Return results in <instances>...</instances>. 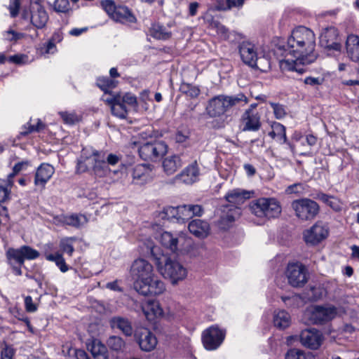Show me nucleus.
Listing matches in <instances>:
<instances>
[{"instance_id":"f257e3e1","label":"nucleus","mask_w":359,"mask_h":359,"mask_svg":"<svg viewBox=\"0 0 359 359\" xmlns=\"http://www.w3.org/2000/svg\"><path fill=\"white\" fill-rule=\"evenodd\" d=\"M316 36L313 32L304 26L294 28L287 39L285 58L279 62L282 71H292L302 74L304 67L316 60L313 53Z\"/></svg>"},{"instance_id":"f03ea898","label":"nucleus","mask_w":359,"mask_h":359,"mask_svg":"<svg viewBox=\"0 0 359 359\" xmlns=\"http://www.w3.org/2000/svg\"><path fill=\"white\" fill-rule=\"evenodd\" d=\"M140 241L147 249V252L151 253L158 272L165 279H168L172 285L186 279L188 275L187 268L176 259L163 253L162 250L154 245L151 238H141Z\"/></svg>"},{"instance_id":"7ed1b4c3","label":"nucleus","mask_w":359,"mask_h":359,"mask_svg":"<svg viewBox=\"0 0 359 359\" xmlns=\"http://www.w3.org/2000/svg\"><path fill=\"white\" fill-rule=\"evenodd\" d=\"M90 171L95 178L107 177L111 169L106 162V152L88 146L82 149L77 158L76 172L84 173Z\"/></svg>"},{"instance_id":"20e7f679","label":"nucleus","mask_w":359,"mask_h":359,"mask_svg":"<svg viewBox=\"0 0 359 359\" xmlns=\"http://www.w3.org/2000/svg\"><path fill=\"white\" fill-rule=\"evenodd\" d=\"M250 197L248 191L236 189L230 191L225 196L226 201L231 203L223 207L222 213L218 220V226L220 229H227L231 224L241 215V210L237 206L244 203Z\"/></svg>"},{"instance_id":"39448f33","label":"nucleus","mask_w":359,"mask_h":359,"mask_svg":"<svg viewBox=\"0 0 359 359\" xmlns=\"http://www.w3.org/2000/svg\"><path fill=\"white\" fill-rule=\"evenodd\" d=\"M241 102H248V98L243 93L234 95H219L209 100L206 110L210 117H219Z\"/></svg>"},{"instance_id":"423d86ee","label":"nucleus","mask_w":359,"mask_h":359,"mask_svg":"<svg viewBox=\"0 0 359 359\" xmlns=\"http://www.w3.org/2000/svg\"><path fill=\"white\" fill-rule=\"evenodd\" d=\"M252 215L260 219L262 222L277 218L282 212L280 202L275 198H259L253 200L249 205Z\"/></svg>"},{"instance_id":"0eeeda50","label":"nucleus","mask_w":359,"mask_h":359,"mask_svg":"<svg viewBox=\"0 0 359 359\" xmlns=\"http://www.w3.org/2000/svg\"><path fill=\"white\" fill-rule=\"evenodd\" d=\"M337 315V309L333 305H315L309 306L304 316L313 325H324L332 320Z\"/></svg>"},{"instance_id":"6e6552de","label":"nucleus","mask_w":359,"mask_h":359,"mask_svg":"<svg viewBox=\"0 0 359 359\" xmlns=\"http://www.w3.org/2000/svg\"><path fill=\"white\" fill-rule=\"evenodd\" d=\"M291 208L294 212V215L303 222L313 219L320 211L319 205L315 201L308 198L293 201L291 203Z\"/></svg>"},{"instance_id":"1a4fd4ad","label":"nucleus","mask_w":359,"mask_h":359,"mask_svg":"<svg viewBox=\"0 0 359 359\" xmlns=\"http://www.w3.org/2000/svg\"><path fill=\"white\" fill-rule=\"evenodd\" d=\"M102 8L113 20L121 22H135V17L128 7L120 4H116L113 0H102L100 2Z\"/></svg>"},{"instance_id":"9d476101","label":"nucleus","mask_w":359,"mask_h":359,"mask_svg":"<svg viewBox=\"0 0 359 359\" xmlns=\"http://www.w3.org/2000/svg\"><path fill=\"white\" fill-rule=\"evenodd\" d=\"M134 288L144 296H159L166 290L165 283L156 273L141 283H134Z\"/></svg>"},{"instance_id":"9b49d317","label":"nucleus","mask_w":359,"mask_h":359,"mask_svg":"<svg viewBox=\"0 0 359 359\" xmlns=\"http://www.w3.org/2000/svg\"><path fill=\"white\" fill-rule=\"evenodd\" d=\"M285 274L289 284L294 287H303L308 280L307 269L299 263L288 264Z\"/></svg>"},{"instance_id":"f8f14e48","label":"nucleus","mask_w":359,"mask_h":359,"mask_svg":"<svg viewBox=\"0 0 359 359\" xmlns=\"http://www.w3.org/2000/svg\"><path fill=\"white\" fill-rule=\"evenodd\" d=\"M167 145L163 142H146L139 147V154L145 161H156L167 152Z\"/></svg>"},{"instance_id":"ddd939ff","label":"nucleus","mask_w":359,"mask_h":359,"mask_svg":"<svg viewBox=\"0 0 359 359\" xmlns=\"http://www.w3.org/2000/svg\"><path fill=\"white\" fill-rule=\"evenodd\" d=\"M226 332L217 325H212L205 330L202 334V341L205 349H217L223 342Z\"/></svg>"},{"instance_id":"4468645a","label":"nucleus","mask_w":359,"mask_h":359,"mask_svg":"<svg viewBox=\"0 0 359 359\" xmlns=\"http://www.w3.org/2000/svg\"><path fill=\"white\" fill-rule=\"evenodd\" d=\"M239 53L244 63L262 69V61L264 57H259L254 44L244 41L239 46Z\"/></svg>"},{"instance_id":"2eb2a0df","label":"nucleus","mask_w":359,"mask_h":359,"mask_svg":"<svg viewBox=\"0 0 359 359\" xmlns=\"http://www.w3.org/2000/svg\"><path fill=\"white\" fill-rule=\"evenodd\" d=\"M130 273L135 280L134 283H141L155 273L152 264L144 259H137L133 262Z\"/></svg>"},{"instance_id":"dca6fc26","label":"nucleus","mask_w":359,"mask_h":359,"mask_svg":"<svg viewBox=\"0 0 359 359\" xmlns=\"http://www.w3.org/2000/svg\"><path fill=\"white\" fill-rule=\"evenodd\" d=\"M328 233L327 225L322 222H317L310 229L304 231L303 238L307 244L315 245L325 239Z\"/></svg>"},{"instance_id":"f3484780","label":"nucleus","mask_w":359,"mask_h":359,"mask_svg":"<svg viewBox=\"0 0 359 359\" xmlns=\"http://www.w3.org/2000/svg\"><path fill=\"white\" fill-rule=\"evenodd\" d=\"M155 176L154 166L151 164H138L135 165L132 170L133 183L138 185H144L151 182Z\"/></svg>"},{"instance_id":"a211bd4d","label":"nucleus","mask_w":359,"mask_h":359,"mask_svg":"<svg viewBox=\"0 0 359 359\" xmlns=\"http://www.w3.org/2000/svg\"><path fill=\"white\" fill-rule=\"evenodd\" d=\"M320 43L329 50L339 51L341 48L338 30L334 27L325 28L320 35Z\"/></svg>"},{"instance_id":"6ab92c4d","label":"nucleus","mask_w":359,"mask_h":359,"mask_svg":"<svg viewBox=\"0 0 359 359\" xmlns=\"http://www.w3.org/2000/svg\"><path fill=\"white\" fill-rule=\"evenodd\" d=\"M299 338L304 346L312 350L318 349L324 340L323 334L314 328L302 330Z\"/></svg>"},{"instance_id":"aec40b11","label":"nucleus","mask_w":359,"mask_h":359,"mask_svg":"<svg viewBox=\"0 0 359 359\" xmlns=\"http://www.w3.org/2000/svg\"><path fill=\"white\" fill-rule=\"evenodd\" d=\"M135 338L140 348L144 351H151L156 346L157 339L147 328L137 329L135 333Z\"/></svg>"},{"instance_id":"412c9836","label":"nucleus","mask_w":359,"mask_h":359,"mask_svg":"<svg viewBox=\"0 0 359 359\" xmlns=\"http://www.w3.org/2000/svg\"><path fill=\"white\" fill-rule=\"evenodd\" d=\"M184 234L172 233L168 231L163 232L159 238V242L163 248L169 250L172 252H176L179 247L182 245V241L184 238Z\"/></svg>"},{"instance_id":"4be33fe9","label":"nucleus","mask_w":359,"mask_h":359,"mask_svg":"<svg viewBox=\"0 0 359 359\" xmlns=\"http://www.w3.org/2000/svg\"><path fill=\"white\" fill-rule=\"evenodd\" d=\"M55 172V168L49 163H41L36 169L34 176V185L40 189H44L47 182Z\"/></svg>"},{"instance_id":"5701e85b","label":"nucleus","mask_w":359,"mask_h":359,"mask_svg":"<svg viewBox=\"0 0 359 359\" xmlns=\"http://www.w3.org/2000/svg\"><path fill=\"white\" fill-rule=\"evenodd\" d=\"M49 17L46 9L41 5L33 6L31 10L30 21L34 29H43L46 27Z\"/></svg>"},{"instance_id":"b1692460","label":"nucleus","mask_w":359,"mask_h":359,"mask_svg":"<svg viewBox=\"0 0 359 359\" xmlns=\"http://www.w3.org/2000/svg\"><path fill=\"white\" fill-rule=\"evenodd\" d=\"M241 121L243 131H257L261 127V116L257 111H245Z\"/></svg>"},{"instance_id":"393cba45","label":"nucleus","mask_w":359,"mask_h":359,"mask_svg":"<svg viewBox=\"0 0 359 359\" xmlns=\"http://www.w3.org/2000/svg\"><path fill=\"white\" fill-rule=\"evenodd\" d=\"M103 100L110 107L113 116L121 119L127 117L128 113L127 107L115 95H110Z\"/></svg>"},{"instance_id":"a878e982","label":"nucleus","mask_w":359,"mask_h":359,"mask_svg":"<svg viewBox=\"0 0 359 359\" xmlns=\"http://www.w3.org/2000/svg\"><path fill=\"white\" fill-rule=\"evenodd\" d=\"M200 171L196 161L186 167L179 175L175 177L177 180L183 183L191 184L196 182L199 177Z\"/></svg>"},{"instance_id":"bb28decb","label":"nucleus","mask_w":359,"mask_h":359,"mask_svg":"<svg viewBox=\"0 0 359 359\" xmlns=\"http://www.w3.org/2000/svg\"><path fill=\"white\" fill-rule=\"evenodd\" d=\"M346 50L348 58L359 63V36L355 34H350L346 41Z\"/></svg>"},{"instance_id":"cd10ccee","label":"nucleus","mask_w":359,"mask_h":359,"mask_svg":"<svg viewBox=\"0 0 359 359\" xmlns=\"http://www.w3.org/2000/svg\"><path fill=\"white\" fill-rule=\"evenodd\" d=\"M142 310L146 318L149 321L162 316L163 313L159 302L155 300H149L143 304Z\"/></svg>"},{"instance_id":"c85d7f7f","label":"nucleus","mask_w":359,"mask_h":359,"mask_svg":"<svg viewBox=\"0 0 359 359\" xmlns=\"http://www.w3.org/2000/svg\"><path fill=\"white\" fill-rule=\"evenodd\" d=\"M188 229L190 233L198 238H205L210 232L209 224L199 219H194L189 222Z\"/></svg>"},{"instance_id":"c756f323","label":"nucleus","mask_w":359,"mask_h":359,"mask_svg":"<svg viewBox=\"0 0 359 359\" xmlns=\"http://www.w3.org/2000/svg\"><path fill=\"white\" fill-rule=\"evenodd\" d=\"M183 162L178 155H170L166 156L162 163L163 171L168 175L175 173L182 167Z\"/></svg>"},{"instance_id":"7c9ffc66","label":"nucleus","mask_w":359,"mask_h":359,"mask_svg":"<svg viewBox=\"0 0 359 359\" xmlns=\"http://www.w3.org/2000/svg\"><path fill=\"white\" fill-rule=\"evenodd\" d=\"M88 349L95 359H108L107 347L99 339H93L88 344Z\"/></svg>"},{"instance_id":"2f4dec72","label":"nucleus","mask_w":359,"mask_h":359,"mask_svg":"<svg viewBox=\"0 0 359 359\" xmlns=\"http://www.w3.org/2000/svg\"><path fill=\"white\" fill-rule=\"evenodd\" d=\"M110 325L112 328L120 330L125 335L131 336L133 330L130 322L125 318L116 316L110 320Z\"/></svg>"},{"instance_id":"473e14b6","label":"nucleus","mask_w":359,"mask_h":359,"mask_svg":"<svg viewBox=\"0 0 359 359\" xmlns=\"http://www.w3.org/2000/svg\"><path fill=\"white\" fill-rule=\"evenodd\" d=\"M60 221L64 224L79 228L88 222V219L84 215L72 214L61 215Z\"/></svg>"},{"instance_id":"72a5a7b5","label":"nucleus","mask_w":359,"mask_h":359,"mask_svg":"<svg viewBox=\"0 0 359 359\" xmlns=\"http://www.w3.org/2000/svg\"><path fill=\"white\" fill-rule=\"evenodd\" d=\"M291 317L289 313L285 310H279L274 312L273 325L280 330H284L290 326Z\"/></svg>"},{"instance_id":"f704fd0d","label":"nucleus","mask_w":359,"mask_h":359,"mask_svg":"<svg viewBox=\"0 0 359 359\" xmlns=\"http://www.w3.org/2000/svg\"><path fill=\"white\" fill-rule=\"evenodd\" d=\"M271 128L272 130L269 133V135L271 138L276 139L280 144L287 142L286 128L283 124L278 122H273L271 125Z\"/></svg>"},{"instance_id":"c9c22d12","label":"nucleus","mask_w":359,"mask_h":359,"mask_svg":"<svg viewBox=\"0 0 359 359\" xmlns=\"http://www.w3.org/2000/svg\"><path fill=\"white\" fill-rule=\"evenodd\" d=\"M316 198L330 206L335 212H340L342 209V203L337 197L319 193L317 194Z\"/></svg>"},{"instance_id":"e433bc0d","label":"nucleus","mask_w":359,"mask_h":359,"mask_svg":"<svg viewBox=\"0 0 359 359\" xmlns=\"http://www.w3.org/2000/svg\"><path fill=\"white\" fill-rule=\"evenodd\" d=\"M6 257L10 265L22 266L24 264L25 259L20 248L18 249L9 248L6 251Z\"/></svg>"},{"instance_id":"4c0bfd02","label":"nucleus","mask_w":359,"mask_h":359,"mask_svg":"<svg viewBox=\"0 0 359 359\" xmlns=\"http://www.w3.org/2000/svg\"><path fill=\"white\" fill-rule=\"evenodd\" d=\"M77 238L73 237H64L60 239L59 246L62 253H67L69 256H72L74 252V244Z\"/></svg>"},{"instance_id":"58836bf2","label":"nucleus","mask_w":359,"mask_h":359,"mask_svg":"<svg viewBox=\"0 0 359 359\" xmlns=\"http://www.w3.org/2000/svg\"><path fill=\"white\" fill-rule=\"evenodd\" d=\"M151 36L161 40H165L170 37L171 33L165 27L159 24H154L149 30Z\"/></svg>"},{"instance_id":"ea45409f","label":"nucleus","mask_w":359,"mask_h":359,"mask_svg":"<svg viewBox=\"0 0 359 359\" xmlns=\"http://www.w3.org/2000/svg\"><path fill=\"white\" fill-rule=\"evenodd\" d=\"M13 181L8 178L0 182V203H4L9 198Z\"/></svg>"},{"instance_id":"a19ab883","label":"nucleus","mask_w":359,"mask_h":359,"mask_svg":"<svg viewBox=\"0 0 359 359\" xmlns=\"http://www.w3.org/2000/svg\"><path fill=\"white\" fill-rule=\"evenodd\" d=\"M96 83L102 90L107 93L109 90L114 88L118 82L112 79L102 76L97 78Z\"/></svg>"},{"instance_id":"79ce46f5","label":"nucleus","mask_w":359,"mask_h":359,"mask_svg":"<svg viewBox=\"0 0 359 359\" xmlns=\"http://www.w3.org/2000/svg\"><path fill=\"white\" fill-rule=\"evenodd\" d=\"M285 359H314V356L311 353H305L299 349L292 348L285 354Z\"/></svg>"},{"instance_id":"37998d69","label":"nucleus","mask_w":359,"mask_h":359,"mask_svg":"<svg viewBox=\"0 0 359 359\" xmlns=\"http://www.w3.org/2000/svg\"><path fill=\"white\" fill-rule=\"evenodd\" d=\"M118 97L119 100L125 104L127 107L136 108L137 106V97L135 95L130 93H126L124 94L117 93L115 95Z\"/></svg>"},{"instance_id":"c03bdc74","label":"nucleus","mask_w":359,"mask_h":359,"mask_svg":"<svg viewBox=\"0 0 359 359\" xmlns=\"http://www.w3.org/2000/svg\"><path fill=\"white\" fill-rule=\"evenodd\" d=\"M48 261L54 262L62 273L67 272L69 269L65 262L62 253L58 251L55 252V256H49Z\"/></svg>"},{"instance_id":"a18cd8bd","label":"nucleus","mask_w":359,"mask_h":359,"mask_svg":"<svg viewBox=\"0 0 359 359\" xmlns=\"http://www.w3.org/2000/svg\"><path fill=\"white\" fill-rule=\"evenodd\" d=\"M108 347L114 351H120L125 346V341L118 336H111L107 341Z\"/></svg>"},{"instance_id":"49530a36","label":"nucleus","mask_w":359,"mask_h":359,"mask_svg":"<svg viewBox=\"0 0 359 359\" xmlns=\"http://www.w3.org/2000/svg\"><path fill=\"white\" fill-rule=\"evenodd\" d=\"M59 115L64 123L67 125H74L81 119L75 111H60Z\"/></svg>"},{"instance_id":"de8ad7c7","label":"nucleus","mask_w":359,"mask_h":359,"mask_svg":"<svg viewBox=\"0 0 359 359\" xmlns=\"http://www.w3.org/2000/svg\"><path fill=\"white\" fill-rule=\"evenodd\" d=\"M269 104L276 119H283L286 116L287 108L285 105L276 102H269Z\"/></svg>"},{"instance_id":"09e8293b","label":"nucleus","mask_w":359,"mask_h":359,"mask_svg":"<svg viewBox=\"0 0 359 359\" xmlns=\"http://www.w3.org/2000/svg\"><path fill=\"white\" fill-rule=\"evenodd\" d=\"M182 93L186 94L187 96L191 98L197 97L200 94V89L196 86H193L189 83H184L180 88Z\"/></svg>"},{"instance_id":"8fccbe9b","label":"nucleus","mask_w":359,"mask_h":359,"mask_svg":"<svg viewBox=\"0 0 359 359\" xmlns=\"http://www.w3.org/2000/svg\"><path fill=\"white\" fill-rule=\"evenodd\" d=\"M317 142V137L313 135H308L300 142V145L297 147L298 150L309 149L311 151V147Z\"/></svg>"},{"instance_id":"3c124183","label":"nucleus","mask_w":359,"mask_h":359,"mask_svg":"<svg viewBox=\"0 0 359 359\" xmlns=\"http://www.w3.org/2000/svg\"><path fill=\"white\" fill-rule=\"evenodd\" d=\"M23 257L25 259H35L39 257V252L29 246L23 245L20 247Z\"/></svg>"},{"instance_id":"603ef678","label":"nucleus","mask_w":359,"mask_h":359,"mask_svg":"<svg viewBox=\"0 0 359 359\" xmlns=\"http://www.w3.org/2000/svg\"><path fill=\"white\" fill-rule=\"evenodd\" d=\"M190 210L187 205H183L179 206V215H178V223H184L188 221L191 217Z\"/></svg>"},{"instance_id":"864d4df0","label":"nucleus","mask_w":359,"mask_h":359,"mask_svg":"<svg viewBox=\"0 0 359 359\" xmlns=\"http://www.w3.org/2000/svg\"><path fill=\"white\" fill-rule=\"evenodd\" d=\"M179 206L172 207L168 206L163 209V214L164 215L163 217L167 219H175L178 222V215H179Z\"/></svg>"},{"instance_id":"5fc2aeb1","label":"nucleus","mask_w":359,"mask_h":359,"mask_svg":"<svg viewBox=\"0 0 359 359\" xmlns=\"http://www.w3.org/2000/svg\"><path fill=\"white\" fill-rule=\"evenodd\" d=\"M15 349L12 345L5 344L0 352V359H13Z\"/></svg>"},{"instance_id":"6e6d98bb","label":"nucleus","mask_w":359,"mask_h":359,"mask_svg":"<svg viewBox=\"0 0 359 359\" xmlns=\"http://www.w3.org/2000/svg\"><path fill=\"white\" fill-rule=\"evenodd\" d=\"M29 165V162L28 161H22L21 162H18L14 165L13 168V172L8 175L7 178H8L11 181H13L14 177L20 171L25 170Z\"/></svg>"},{"instance_id":"4d7b16f0","label":"nucleus","mask_w":359,"mask_h":359,"mask_svg":"<svg viewBox=\"0 0 359 359\" xmlns=\"http://www.w3.org/2000/svg\"><path fill=\"white\" fill-rule=\"evenodd\" d=\"M56 46L55 44L53 42V41H48L47 43L43 44L41 47L39 49V53L41 55H46L48 54H53L56 52Z\"/></svg>"},{"instance_id":"13d9d810","label":"nucleus","mask_w":359,"mask_h":359,"mask_svg":"<svg viewBox=\"0 0 359 359\" xmlns=\"http://www.w3.org/2000/svg\"><path fill=\"white\" fill-rule=\"evenodd\" d=\"M53 7L57 13H67L70 10L69 0H55Z\"/></svg>"},{"instance_id":"bf43d9fd","label":"nucleus","mask_w":359,"mask_h":359,"mask_svg":"<svg viewBox=\"0 0 359 359\" xmlns=\"http://www.w3.org/2000/svg\"><path fill=\"white\" fill-rule=\"evenodd\" d=\"M26 31H28L31 32L29 34L22 33V32H17L15 36L17 38V41L25 39V38H30L32 40H35L39 36V33L36 29H34L31 27H27L25 29Z\"/></svg>"},{"instance_id":"052dcab7","label":"nucleus","mask_w":359,"mask_h":359,"mask_svg":"<svg viewBox=\"0 0 359 359\" xmlns=\"http://www.w3.org/2000/svg\"><path fill=\"white\" fill-rule=\"evenodd\" d=\"M8 61L16 65H26L29 62V57L25 54H16L8 57Z\"/></svg>"},{"instance_id":"680f3d73","label":"nucleus","mask_w":359,"mask_h":359,"mask_svg":"<svg viewBox=\"0 0 359 359\" xmlns=\"http://www.w3.org/2000/svg\"><path fill=\"white\" fill-rule=\"evenodd\" d=\"M284 144H286L290 150V151L292 153V154H299V156H312L313 154L312 151H311L309 149L305 150H298L297 147H296L294 144H292L290 142H288L287 140V142H285Z\"/></svg>"},{"instance_id":"e2e57ef3","label":"nucleus","mask_w":359,"mask_h":359,"mask_svg":"<svg viewBox=\"0 0 359 359\" xmlns=\"http://www.w3.org/2000/svg\"><path fill=\"white\" fill-rule=\"evenodd\" d=\"M20 8V0H10L8 9L10 11V15L12 18H15L19 13Z\"/></svg>"},{"instance_id":"0e129e2a","label":"nucleus","mask_w":359,"mask_h":359,"mask_svg":"<svg viewBox=\"0 0 359 359\" xmlns=\"http://www.w3.org/2000/svg\"><path fill=\"white\" fill-rule=\"evenodd\" d=\"M55 246L53 243H48L43 245L42 248V254L46 258V260L48 261L49 256H55Z\"/></svg>"},{"instance_id":"69168bd1","label":"nucleus","mask_w":359,"mask_h":359,"mask_svg":"<svg viewBox=\"0 0 359 359\" xmlns=\"http://www.w3.org/2000/svg\"><path fill=\"white\" fill-rule=\"evenodd\" d=\"M27 126H28V130L20 132L21 135H26L28 133H32V132H34V131L39 132L41 130H42L44 127V125L40 120H38L37 124L36 126L32 125L29 123H27Z\"/></svg>"},{"instance_id":"338daca9","label":"nucleus","mask_w":359,"mask_h":359,"mask_svg":"<svg viewBox=\"0 0 359 359\" xmlns=\"http://www.w3.org/2000/svg\"><path fill=\"white\" fill-rule=\"evenodd\" d=\"M213 24L214 28L216 29L217 34L224 39H226L229 37L228 29L218 22H213Z\"/></svg>"},{"instance_id":"774afa93","label":"nucleus","mask_w":359,"mask_h":359,"mask_svg":"<svg viewBox=\"0 0 359 359\" xmlns=\"http://www.w3.org/2000/svg\"><path fill=\"white\" fill-rule=\"evenodd\" d=\"M25 306L27 312L33 313L37 310V306L33 302L31 296H27L25 298Z\"/></svg>"}]
</instances>
